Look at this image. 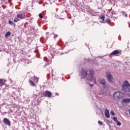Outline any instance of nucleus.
I'll return each instance as SVG.
<instances>
[{
	"instance_id": "f257e3e1",
	"label": "nucleus",
	"mask_w": 130,
	"mask_h": 130,
	"mask_svg": "<svg viewBox=\"0 0 130 130\" xmlns=\"http://www.w3.org/2000/svg\"><path fill=\"white\" fill-rule=\"evenodd\" d=\"M122 91L124 93H129L130 92V84L127 81H125L122 85Z\"/></svg>"
},
{
	"instance_id": "f03ea898",
	"label": "nucleus",
	"mask_w": 130,
	"mask_h": 130,
	"mask_svg": "<svg viewBox=\"0 0 130 130\" xmlns=\"http://www.w3.org/2000/svg\"><path fill=\"white\" fill-rule=\"evenodd\" d=\"M124 97V94L120 91H116L113 94V99L115 100H119Z\"/></svg>"
},
{
	"instance_id": "7ed1b4c3",
	"label": "nucleus",
	"mask_w": 130,
	"mask_h": 130,
	"mask_svg": "<svg viewBox=\"0 0 130 130\" xmlns=\"http://www.w3.org/2000/svg\"><path fill=\"white\" fill-rule=\"evenodd\" d=\"M95 72L93 70L89 71V80L93 82L94 84H96V78L94 76Z\"/></svg>"
},
{
	"instance_id": "20e7f679",
	"label": "nucleus",
	"mask_w": 130,
	"mask_h": 130,
	"mask_svg": "<svg viewBox=\"0 0 130 130\" xmlns=\"http://www.w3.org/2000/svg\"><path fill=\"white\" fill-rule=\"evenodd\" d=\"M106 76L109 83H113V81H112V80H113V77L110 72H107L106 73Z\"/></svg>"
},
{
	"instance_id": "39448f33",
	"label": "nucleus",
	"mask_w": 130,
	"mask_h": 130,
	"mask_svg": "<svg viewBox=\"0 0 130 130\" xmlns=\"http://www.w3.org/2000/svg\"><path fill=\"white\" fill-rule=\"evenodd\" d=\"M98 82L101 85H103L104 88L106 87V82H105V80L103 78H101L98 80Z\"/></svg>"
},
{
	"instance_id": "423d86ee",
	"label": "nucleus",
	"mask_w": 130,
	"mask_h": 130,
	"mask_svg": "<svg viewBox=\"0 0 130 130\" xmlns=\"http://www.w3.org/2000/svg\"><path fill=\"white\" fill-rule=\"evenodd\" d=\"M87 77V72L85 70L82 69L81 73V79H86Z\"/></svg>"
},
{
	"instance_id": "0eeeda50",
	"label": "nucleus",
	"mask_w": 130,
	"mask_h": 130,
	"mask_svg": "<svg viewBox=\"0 0 130 130\" xmlns=\"http://www.w3.org/2000/svg\"><path fill=\"white\" fill-rule=\"evenodd\" d=\"M3 122H4V123H5V124H6V125L11 126V121H10V120H9V119L5 118L3 119Z\"/></svg>"
},
{
	"instance_id": "6e6552de",
	"label": "nucleus",
	"mask_w": 130,
	"mask_h": 130,
	"mask_svg": "<svg viewBox=\"0 0 130 130\" xmlns=\"http://www.w3.org/2000/svg\"><path fill=\"white\" fill-rule=\"evenodd\" d=\"M44 97H48V98H51V96H52V93L51 92L46 90L45 91V93L44 94Z\"/></svg>"
},
{
	"instance_id": "1a4fd4ad",
	"label": "nucleus",
	"mask_w": 130,
	"mask_h": 130,
	"mask_svg": "<svg viewBox=\"0 0 130 130\" xmlns=\"http://www.w3.org/2000/svg\"><path fill=\"white\" fill-rule=\"evenodd\" d=\"M116 54H119V51L118 50H116L113 51L109 54L110 57H111L112 55H116Z\"/></svg>"
},
{
	"instance_id": "9d476101",
	"label": "nucleus",
	"mask_w": 130,
	"mask_h": 130,
	"mask_svg": "<svg viewBox=\"0 0 130 130\" xmlns=\"http://www.w3.org/2000/svg\"><path fill=\"white\" fill-rule=\"evenodd\" d=\"M5 83H6V80L5 79H0V87L1 88L3 87V86L5 85Z\"/></svg>"
},
{
	"instance_id": "9b49d317",
	"label": "nucleus",
	"mask_w": 130,
	"mask_h": 130,
	"mask_svg": "<svg viewBox=\"0 0 130 130\" xmlns=\"http://www.w3.org/2000/svg\"><path fill=\"white\" fill-rule=\"evenodd\" d=\"M105 115L107 118H109L110 117V115H109V110H108V109H106L105 111Z\"/></svg>"
},
{
	"instance_id": "f8f14e48",
	"label": "nucleus",
	"mask_w": 130,
	"mask_h": 130,
	"mask_svg": "<svg viewBox=\"0 0 130 130\" xmlns=\"http://www.w3.org/2000/svg\"><path fill=\"white\" fill-rule=\"evenodd\" d=\"M130 99H123L122 100V103H129Z\"/></svg>"
},
{
	"instance_id": "ddd939ff",
	"label": "nucleus",
	"mask_w": 130,
	"mask_h": 130,
	"mask_svg": "<svg viewBox=\"0 0 130 130\" xmlns=\"http://www.w3.org/2000/svg\"><path fill=\"white\" fill-rule=\"evenodd\" d=\"M29 83L30 86H32V87H36V84L34 82H33L32 80H29Z\"/></svg>"
},
{
	"instance_id": "4468645a",
	"label": "nucleus",
	"mask_w": 130,
	"mask_h": 130,
	"mask_svg": "<svg viewBox=\"0 0 130 130\" xmlns=\"http://www.w3.org/2000/svg\"><path fill=\"white\" fill-rule=\"evenodd\" d=\"M17 18H19V19H24V15H23V14L22 13L18 14Z\"/></svg>"
},
{
	"instance_id": "2eb2a0df",
	"label": "nucleus",
	"mask_w": 130,
	"mask_h": 130,
	"mask_svg": "<svg viewBox=\"0 0 130 130\" xmlns=\"http://www.w3.org/2000/svg\"><path fill=\"white\" fill-rule=\"evenodd\" d=\"M10 35H11V32L8 31L5 34V37H9V36H10Z\"/></svg>"
},
{
	"instance_id": "dca6fc26",
	"label": "nucleus",
	"mask_w": 130,
	"mask_h": 130,
	"mask_svg": "<svg viewBox=\"0 0 130 130\" xmlns=\"http://www.w3.org/2000/svg\"><path fill=\"white\" fill-rule=\"evenodd\" d=\"M110 19H107L106 20H105V23H107L108 24H109L110 23Z\"/></svg>"
},
{
	"instance_id": "f3484780",
	"label": "nucleus",
	"mask_w": 130,
	"mask_h": 130,
	"mask_svg": "<svg viewBox=\"0 0 130 130\" xmlns=\"http://www.w3.org/2000/svg\"><path fill=\"white\" fill-rule=\"evenodd\" d=\"M39 17L40 19H42V18H43V15H42V13H40L39 14Z\"/></svg>"
},
{
	"instance_id": "a211bd4d",
	"label": "nucleus",
	"mask_w": 130,
	"mask_h": 130,
	"mask_svg": "<svg viewBox=\"0 0 130 130\" xmlns=\"http://www.w3.org/2000/svg\"><path fill=\"white\" fill-rule=\"evenodd\" d=\"M9 24H10V25H15V24L11 20L9 21Z\"/></svg>"
},
{
	"instance_id": "6ab92c4d",
	"label": "nucleus",
	"mask_w": 130,
	"mask_h": 130,
	"mask_svg": "<svg viewBox=\"0 0 130 130\" xmlns=\"http://www.w3.org/2000/svg\"><path fill=\"white\" fill-rule=\"evenodd\" d=\"M111 114L112 116H114L115 115V113H114V111H113V110L111 111Z\"/></svg>"
},
{
	"instance_id": "aec40b11",
	"label": "nucleus",
	"mask_w": 130,
	"mask_h": 130,
	"mask_svg": "<svg viewBox=\"0 0 130 130\" xmlns=\"http://www.w3.org/2000/svg\"><path fill=\"white\" fill-rule=\"evenodd\" d=\"M101 19L102 20L103 22H104V20L105 19V17H104V16L102 15L101 17Z\"/></svg>"
},
{
	"instance_id": "412c9836",
	"label": "nucleus",
	"mask_w": 130,
	"mask_h": 130,
	"mask_svg": "<svg viewBox=\"0 0 130 130\" xmlns=\"http://www.w3.org/2000/svg\"><path fill=\"white\" fill-rule=\"evenodd\" d=\"M116 123H117L118 125H121V123H120V122L118 120L116 122Z\"/></svg>"
},
{
	"instance_id": "4be33fe9",
	"label": "nucleus",
	"mask_w": 130,
	"mask_h": 130,
	"mask_svg": "<svg viewBox=\"0 0 130 130\" xmlns=\"http://www.w3.org/2000/svg\"><path fill=\"white\" fill-rule=\"evenodd\" d=\"M113 120H114V121H115V122H116V121H118L117 117H114L113 118Z\"/></svg>"
},
{
	"instance_id": "5701e85b",
	"label": "nucleus",
	"mask_w": 130,
	"mask_h": 130,
	"mask_svg": "<svg viewBox=\"0 0 130 130\" xmlns=\"http://www.w3.org/2000/svg\"><path fill=\"white\" fill-rule=\"evenodd\" d=\"M19 19L17 18H15L14 19V22H15V23H17V22H18Z\"/></svg>"
},
{
	"instance_id": "b1692460",
	"label": "nucleus",
	"mask_w": 130,
	"mask_h": 130,
	"mask_svg": "<svg viewBox=\"0 0 130 130\" xmlns=\"http://www.w3.org/2000/svg\"><path fill=\"white\" fill-rule=\"evenodd\" d=\"M98 123L100 125H102V124H103V122H102L101 121H99Z\"/></svg>"
},
{
	"instance_id": "393cba45",
	"label": "nucleus",
	"mask_w": 130,
	"mask_h": 130,
	"mask_svg": "<svg viewBox=\"0 0 130 130\" xmlns=\"http://www.w3.org/2000/svg\"><path fill=\"white\" fill-rule=\"evenodd\" d=\"M89 87H90L91 88H92V87H93L94 85H93V84H89Z\"/></svg>"
},
{
	"instance_id": "a878e982",
	"label": "nucleus",
	"mask_w": 130,
	"mask_h": 130,
	"mask_svg": "<svg viewBox=\"0 0 130 130\" xmlns=\"http://www.w3.org/2000/svg\"><path fill=\"white\" fill-rule=\"evenodd\" d=\"M125 18H127V14H125Z\"/></svg>"
},
{
	"instance_id": "bb28decb",
	"label": "nucleus",
	"mask_w": 130,
	"mask_h": 130,
	"mask_svg": "<svg viewBox=\"0 0 130 130\" xmlns=\"http://www.w3.org/2000/svg\"><path fill=\"white\" fill-rule=\"evenodd\" d=\"M123 15H124V12L123 11Z\"/></svg>"
},
{
	"instance_id": "cd10ccee",
	"label": "nucleus",
	"mask_w": 130,
	"mask_h": 130,
	"mask_svg": "<svg viewBox=\"0 0 130 130\" xmlns=\"http://www.w3.org/2000/svg\"><path fill=\"white\" fill-rule=\"evenodd\" d=\"M51 71H52V72H51L52 73V71H53V70H52Z\"/></svg>"
}]
</instances>
